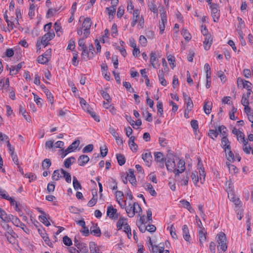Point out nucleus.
<instances>
[{
  "label": "nucleus",
  "mask_w": 253,
  "mask_h": 253,
  "mask_svg": "<svg viewBox=\"0 0 253 253\" xmlns=\"http://www.w3.org/2000/svg\"><path fill=\"white\" fill-rule=\"evenodd\" d=\"M241 103L245 106L244 110L248 111V110H250V107L249 106V102L248 98L246 97L245 94L242 96Z\"/></svg>",
  "instance_id": "nucleus-33"
},
{
  "label": "nucleus",
  "mask_w": 253,
  "mask_h": 253,
  "mask_svg": "<svg viewBox=\"0 0 253 253\" xmlns=\"http://www.w3.org/2000/svg\"><path fill=\"white\" fill-rule=\"evenodd\" d=\"M63 242L66 246H70L72 245V241L71 239L67 236H65L63 238Z\"/></svg>",
  "instance_id": "nucleus-61"
},
{
  "label": "nucleus",
  "mask_w": 253,
  "mask_h": 253,
  "mask_svg": "<svg viewBox=\"0 0 253 253\" xmlns=\"http://www.w3.org/2000/svg\"><path fill=\"white\" fill-rule=\"evenodd\" d=\"M189 180V173L187 171L186 173L182 175L181 184L184 185H187Z\"/></svg>",
  "instance_id": "nucleus-52"
},
{
  "label": "nucleus",
  "mask_w": 253,
  "mask_h": 253,
  "mask_svg": "<svg viewBox=\"0 0 253 253\" xmlns=\"http://www.w3.org/2000/svg\"><path fill=\"white\" fill-rule=\"evenodd\" d=\"M155 160L158 162L162 164V167H164V156L162 153L157 152L154 153Z\"/></svg>",
  "instance_id": "nucleus-23"
},
{
  "label": "nucleus",
  "mask_w": 253,
  "mask_h": 253,
  "mask_svg": "<svg viewBox=\"0 0 253 253\" xmlns=\"http://www.w3.org/2000/svg\"><path fill=\"white\" fill-rule=\"evenodd\" d=\"M10 220L9 222L11 221L13 224L16 226L18 227L19 225L22 222L20 219L16 216H15L12 214H9Z\"/></svg>",
  "instance_id": "nucleus-32"
},
{
  "label": "nucleus",
  "mask_w": 253,
  "mask_h": 253,
  "mask_svg": "<svg viewBox=\"0 0 253 253\" xmlns=\"http://www.w3.org/2000/svg\"><path fill=\"white\" fill-rule=\"evenodd\" d=\"M188 100L185 101L186 104L187 110H188V113L190 111L193 107V102L191 99H187Z\"/></svg>",
  "instance_id": "nucleus-58"
},
{
  "label": "nucleus",
  "mask_w": 253,
  "mask_h": 253,
  "mask_svg": "<svg viewBox=\"0 0 253 253\" xmlns=\"http://www.w3.org/2000/svg\"><path fill=\"white\" fill-rule=\"evenodd\" d=\"M2 227L5 230L4 234H7L10 233H13V230L10 226H9L8 224L6 223L4 224L3 225H2Z\"/></svg>",
  "instance_id": "nucleus-57"
},
{
  "label": "nucleus",
  "mask_w": 253,
  "mask_h": 253,
  "mask_svg": "<svg viewBox=\"0 0 253 253\" xmlns=\"http://www.w3.org/2000/svg\"><path fill=\"white\" fill-rule=\"evenodd\" d=\"M161 21L160 22L159 28L160 33L162 34L165 30V24L167 22V15L166 12H163L161 14Z\"/></svg>",
  "instance_id": "nucleus-11"
},
{
  "label": "nucleus",
  "mask_w": 253,
  "mask_h": 253,
  "mask_svg": "<svg viewBox=\"0 0 253 253\" xmlns=\"http://www.w3.org/2000/svg\"><path fill=\"white\" fill-rule=\"evenodd\" d=\"M90 233L96 237H99L101 235V230L98 227H97V225H96V227H91L90 229Z\"/></svg>",
  "instance_id": "nucleus-30"
},
{
  "label": "nucleus",
  "mask_w": 253,
  "mask_h": 253,
  "mask_svg": "<svg viewBox=\"0 0 253 253\" xmlns=\"http://www.w3.org/2000/svg\"><path fill=\"white\" fill-rule=\"evenodd\" d=\"M45 94L46 96L48 101L51 104H53L54 102V98L51 92L48 89H45Z\"/></svg>",
  "instance_id": "nucleus-47"
},
{
  "label": "nucleus",
  "mask_w": 253,
  "mask_h": 253,
  "mask_svg": "<svg viewBox=\"0 0 253 253\" xmlns=\"http://www.w3.org/2000/svg\"><path fill=\"white\" fill-rule=\"evenodd\" d=\"M225 153L226 157L229 161L233 162L235 161L234 155L231 151V149L227 150V151H226Z\"/></svg>",
  "instance_id": "nucleus-40"
},
{
  "label": "nucleus",
  "mask_w": 253,
  "mask_h": 253,
  "mask_svg": "<svg viewBox=\"0 0 253 253\" xmlns=\"http://www.w3.org/2000/svg\"><path fill=\"white\" fill-rule=\"evenodd\" d=\"M109 16H114L116 13V8L114 6H110L106 8Z\"/></svg>",
  "instance_id": "nucleus-63"
},
{
  "label": "nucleus",
  "mask_w": 253,
  "mask_h": 253,
  "mask_svg": "<svg viewBox=\"0 0 253 253\" xmlns=\"http://www.w3.org/2000/svg\"><path fill=\"white\" fill-rule=\"evenodd\" d=\"M4 236L6 237L8 242L12 244H15L17 242V238H18L17 235L13 232V233H8L7 234H4Z\"/></svg>",
  "instance_id": "nucleus-9"
},
{
  "label": "nucleus",
  "mask_w": 253,
  "mask_h": 253,
  "mask_svg": "<svg viewBox=\"0 0 253 253\" xmlns=\"http://www.w3.org/2000/svg\"><path fill=\"white\" fill-rule=\"evenodd\" d=\"M148 7L152 12H154V13H158V8L156 5L154 3V1L149 2L148 3Z\"/></svg>",
  "instance_id": "nucleus-50"
},
{
  "label": "nucleus",
  "mask_w": 253,
  "mask_h": 253,
  "mask_svg": "<svg viewBox=\"0 0 253 253\" xmlns=\"http://www.w3.org/2000/svg\"><path fill=\"white\" fill-rule=\"evenodd\" d=\"M140 73L142 76L145 79L146 85L149 86L150 85L149 79L148 76L146 75V70L145 69L141 70Z\"/></svg>",
  "instance_id": "nucleus-53"
},
{
  "label": "nucleus",
  "mask_w": 253,
  "mask_h": 253,
  "mask_svg": "<svg viewBox=\"0 0 253 253\" xmlns=\"http://www.w3.org/2000/svg\"><path fill=\"white\" fill-rule=\"evenodd\" d=\"M55 37V34L53 32H47L44 36L41 37V41L42 44L44 45V47L47 46L48 44V42L51 40Z\"/></svg>",
  "instance_id": "nucleus-2"
},
{
  "label": "nucleus",
  "mask_w": 253,
  "mask_h": 253,
  "mask_svg": "<svg viewBox=\"0 0 253 253\" xmlns=\"http://www.w3.org/2000/svg\"><path fill=\"white\" fill-rule=\"evenodd\" d=\"M107 215L110 218L113 220H117L118 218L117 210V209H114L112 205L108 207Z\"/></svg>",
  "instance_id": "nucleus-3"
},
{
  "label": "nucleus",
  "mask_w": 253,
  "mask_h": 253,
  "mask_svg": "<svg viewBox=\"0 0 253 253\" xmlns=\"http://www.w3.org/2000/svg\"><path fill=\"white\" fill-rule=\"evenodd\" d=\"M77 248L81 253H88L87 247L86 245L84 243H81L80 246H77Z\"/></svg>",
  "instance_id": "nucleus-35"
},
{
  "label": "nucleus",
  "mask_w": 253,
  "mask_h": 253,
  "mask_svg": "<svg viewBox=\"0 0 253 253\" xmlns=\"http://www.w3.org/2000/svg\"><path fill=\"white\" fill-rule=\"evenodd\" d=\"M19 112L23 115V116L24 117L25 119L27 121H28V122H30L31 121V117L29 115L26 114V110L21 106H20V107Z\"/></svg>",
  "instance_id": "nucleus-44"
},
{
  "label": "nucleus",
  "mask_w": 253,
  "mask_h": 253,
  "mask_svg": "<svg viewBox=\"0 0 253 253\" xmlns=\"http://www.w3.org/2000/svg\"><path fill=\"white\" fill-rule=\"evenodd\" d=\"M73 187L75 190L81 189L82 186L80 183L79 182L78 179L75 176H73Z\"/></svg>",
  "instance_id": "nucleus-48"
},
{
  "label": "nucleus",
  "mask_w": 253,
  "mask_h": 253,
  "mask_svg": "<svg viewBox=\"0 0 253 253\" xmlns=\"http://www.w3.org/2000/svg\"><path fill=\"white\" fill-rule=\"evenodd\" d=\"M198 232L200 244L201 246H203V243L206 239L207 232L205 230L204 227H200V229L199 230Z\"/></svg>",
  "instance_id": "nucleus-8"
},
{
  "label": "nucleus",
  "mask_w": 253,
  "mask_h": 253,
  "mask_svg": "<svg viewBox=\"0 0 253 253\" xmlns=\"http://www.w3.org/2000/svg\"><path fill=\"white\" fill-rule=\"evenodd\" d=\"M218 135V132L216 129H210L208 133V135L213 140H214L215 138L217 137Z\"/></svg>",
  "instance_id": "nucleus-49"
},
{
  "label": "nucleus",
  "mask_w": 253,
  "mask_h": 253,
  "mask_svg": "<svg viewBox=\"0 0 253 253\" xmlns=\"http://www.w3.org/2000/svg\"><path fill=\"white\" fill-rule=\"evenodd\" d=\"M91 26V19L89 18H86L84 19V21L83 23L82 28L84 29H90Z\"/></svg>",
  "instance_id": "nucleus-29"
},
{
  "label": "nucleus",
  "mask_w": 253,
  "mask_h": 253,
  "mask_svg": "<svg viewBox=\"0 0 253 253\" xmlns=\"http://www.w3.org/2000/svg\"><path fill=\"white\" fill-rule=\"evenodd\" d=\"M180 203L183 205L184 207L186 208L188 210H192L193 211V209L191 206L190 203L187 201L182 200L180 201Z\"/></svg>",
  "instance_id": "nucleus-60"
},
{
  "label": "nucleus",
  "mask_w": 253,
  "mask_h": 253,
  "mask_svg": "<svg viewBox=\"0 0 253 253\" xmlns=\"http://www.w3.org/2000/svg\"><path fill=\"white\" fill-rule=\"evenodd\" d=\"M216 237L218 243V251L219 252L221 250L223 252H225L227 249V239L225 234L223 232H221L217 235Z\"/></svg>",
  "instance_id": "nucleus-1"
},
{
  "label": "nucleus",
  "mask_w": 253,
  "mask_h": 253,
  "mask_svg": "<svg viewBox=\"0 0 253 253\" xmlns=\"http://www.w3.org/2000/svg\"><path fill=\"white\" fill-rule=\"evenodd\" d=\"M191 178L193 180V182L195 185H197V183L199 181V176L198 175V172L196 171H194L192 172L191 175Z\"/></svg>",
  "instance_id": "nucleus-51"
},
{
  "label": "nucleus",
  "mask_w": 253,
  "mask_h": 253,
  "mask_svg": "<svg viewBox=\"0 0 253 253\" xmlns=\"http://www.w3.org/2000/svg\"><path fill=\"white\" fill-rule=\"evenodd\" d=\"M133 209V204H129L128 206L126 208V211L129 217H132L135 215L134 210Z\"/></svg>",
  "instance_id": "nucleus-27"
},
{
  "label": "nucleus",
  "mask_w": 253,
  "mask_h": 253,
  "mask_svg": "<svg viewBox=\"0 0 253 253\" xmlns=\"http://www.w3.org/2000/svg\"><path fill=\"white\" fill-rule=\"evenodd\" d=\"M89 246L90 253H102L94 242H90Z\"/></svg>",
  "instance_id": "nucleus-24"
},
{
  "label": "nucleus",
  "mask_w": 253,
  "mask_h": 253,
  "mask_svg": "<svg viewBox=\"0 0 253 253\" xmlns=\"http://www.w3.org/2000/svg\"><path fill=\"white\" fill-rule=\"evenodd\" d=\"M135 140V137L133 136H131L129 137V141H128V145L130 148V149L133 152H136L137 150L138 146L134 142Z\"/></svg>",
  "instance_id": "nucleus-16"
},
{
  "label": "nucleus",
  "mask_w": 253,
  "mask_h": 253,
  "mask_svg": "<svg viewBox=\"0 0 253 253\" xmlns=\"http://www.w3.org/2000/svg\"><path fill=\"white\" fill-rule=\"evenodd\" d=\"M51 165V162L49 159H45L42 162V169H48Z\"/></svg>",
  "instance_id": "nucleus-46"
},
{
  "label": "nucleus",
  "mask_w": 253,
  "mask_h": 253,
  "mask_svg": "<svg viewBox=\"0 0 253 253\" xmlns=\"http://www.w3.org/2000/svg\"><path fill=\"white\" fill-rule=\"evenodd\" d=\"M185 161L183 160H179L178 161V163L177 164V167L179 169H176L175 170V178H178L180 177V173H182L185 169Z\"/></svg>",
  "instance_id": "nucleus-4"
},
{
  "label": "nucleus",
  "mask_w": 253,
  "mask_h": 253,
  "mask_svg": "<svg viewBox=\"0 0 253 253\" xmlns=\"http://www.w3.org/2000/svg\"><path fill=\"white\" fill-rule=\"evenodd\" d=\"M89 161V157L85 155H82L79 157L78 160V163L80 166H84Z\"/></svg>",
  "instance_id": "nucleus-14"
},
{
  "label": "nucleus",
  "mask_w": 253,
  "mask_h": 253,
  "mask_svg": "<svg viewBox=\"0 0 253 253\" xmlns=\"http://www.w3.org/2000/svg\"><path fill=\"white\" fill-rule=\"evenodd\" d=\"M40 221L46 226H49L50 225V222L46 216V214L39 216Z\"/></svg>",
  "instance_id": "nucleus-45"
},
{
  "label": "nucleus",
  "mask_w": 253,
  "mask_h": 253,
  "mask_svg": "<svg viewBox=\"0 0 253 253\" xmlns=\"http://www.w3.org/2000/svg\"><path fill=\"white\" fill-rule=\"evenodd\" d=\"M211 106L212 103H209V101H206L205 102L203 109L205 113L209 115L211 113Z\"/></svg>",
  "instance_id": "nucleus-31"
},
{
  "label": "nucleus",
  "mask_w": 253,
  "mask_h": 253,
  "mask_svg": "<svg viewBox=\"0 0 253 253\" xmlns=\"http://www.w3.org/2000/svg\"><path fill=\"white\" fill-rule=\"evenodd\" d=\"M226 186V191L228 192V194L233 193V184L231 180L227 181L226 182L225 184Z\"/></svg>",
  "instance_id": "nucleus-34"
},
{
  "label": "nucleus",
  "mask_w": 253,
  "mask_h": 253,
  "mask_svg": "<svg viewBox=\"0 0 253 253\" xmlns=\"http://www.w3.org/2000/svg\"><path fill=\"white\" fill-rule=\"evenodd\" d=\"M236 136L238 141L241 140L243 143L245 142L246 143H248V139H245V135L243 132L240 131Z\"/></svg>",
  "instance_id": "nucleus-55"
},
{
  "label": "nucleus",
  "mask_w": 253,
  "mask_h": 253,
  "mask_svg": "<svg viewBox=\"0 0 253 253\" xmlns=\"http://www.w3.org/2000/svg\"><path fill=\"white\" fill-rule=\"evenodd\" d=\"M198 167L200 174V179L201 180V182L203 183V181L205 180L206 173L204 170V168L203 167V165L202 163H200V161H199Z\"/></svg>",
  "instance_id": "nucleus-12"
},
{
  "label": "nucleus",
  "mask_w": 253,
  "mask_h": 253,
  "mask_svg": "<svg viewBox=\"0 0 253 253\" xmlns=\"http://www.w3.org/2000/svg\"><path fill=\"white\" fill-rule=\"evenodd\" d=\"M181 34L186 41H189L191 40V36L186 29H183L181 30Z\"/></svg>",
  "instance_id": "nucleus-41"
},
{
  "label": "nucleus",
  "mask_w": 253,
  "mask_h": 253,
  "mask_svg": "<svg viewBox=\"0 0 253 253\" xmlns=\"http://www.w3.org/2000/svg\"><path fill=\"white\" fill-rule=\"evenodd\" d=\"M142 158L145 162L146 165L149 167L152 161V156L149 151H147L145 153L142 155Z\"/></svg>",
  "instance_id": "nucleus-7"
},
{
  "label": "nucleus",
  "mask_w": 253,
  "mask_h": 253,
  "mask_svg": "<svg viewBox=\"0 0 253 253\" xmlns=\"http://www.w3.org/2000/svg\"><path fill=\"white\" fill-rule=\"evenodd\" d=\"M100 94H101L103 98L105 99L106 101L108 102V103H110L111 102V98L109 94L107 92L104 90H101Z\"/></svg>",
  "instance_id": "nucleus-54"
},
{
  "label": "nucleus",
  "mask_w": 253,
  "mask_h": 253,
  "mask_svg": "<svg viewBox=\"0 0 253 253\" xmlns=\"http://www.w3.org/2000/svg\"><path fill=\"white\" fill-rule=\"evenodd\" d=\"M127 219L124 217H120L117 222V227L118 230H120L122 228L123 226H125V224L127 223Z\"/></svg>",
  "instance_id": "nucleus-28"
},
{
  "label": "nucleus",
  "mask_w": 253,
  "mask_h": 253,
  "mask_svg": "<svg viewBox=\"0 0 253 253\" xmlns=\"http://www.w3.org/2000/svg\"><path fill=\"white\" fill-rule=\"evenodd\" d=\"M226 165L228 168L229 171L230 172L236 173L238 172V169L235 166L230 164L228 163H226Z\"/></svg>",
  "instance_id": "nucleus-56"
},
{
  "label": "nucleus",
  "mask_w": 253,
  "mask_h": 253,
  "mask_svg": "<svg viewBox=\"0 0 253 253\" xmlns=\"http://www.w3.org/2000/svg\"><path fill=\"white\" fill-rule=\"evenodd\" d=\"M150 62L154 68H156L155 62L158 60L155 52L152 51L150 53Z\"/></svg>",
  "instance_id": "nucleus-37"
},
{
  "label": "nucleus",
  "mask_w": 253,
  "mask_h": 253,
  "mask_svg": "<svg viewBox=\"0 0 253 253\" xmlns=\"http://www.w3.org/2000/svg\"><path fill=\"white\" fill-rule=\"evenodd\" d=\"M101 70L102 72V74L104 76V78L107 80H110V76L107 74L108 71V67L106 63H103L101 65Z\"/></svg>",
  "instance_id": "nucleus-22"
},
{
  "label": "nucleus",
  "mask_w": 253,
  "mask_h": 253,
  "mask_svg": "<svg viewBox=\"0 0 253 253\" xmlns=\"http://www.w3.org/2000/svg\"><path fill=\"white\" fill-rule=\"evenodd\" d=\"M48 55L47 53H44L40 55L37 59L38 62L42 64H44L48 62Z\"/></svg>",
  "instance_id": "nucleus-19"
},
{
  "label": "nucleus",
  "mask_w": 253,
  "mask_h": 253,
  "mask_svg": "<svg viewBox=\"0 0 253 253\" xmlns=\"http://www.w3.org/2000/svg\"><path fill=\"white\" fill-rule=\"evenodd\" d=\"M183 235L184 239L186 241H189L190 235L189 233V229L188 226L186 225H183L182 227Z\"/></svg>",
  "instance_id": "nucleus-25"
},
{
  "label": "nucleus",
  "mask_w": 253,
  "mask_h": 253,
  "mask_svg": "<svg viewBox=\"0 0 253 253\" xmlns=\"http://www.w3.org/2000/svg\"><path fill=\"white\" fill-rule=\"evenodd\" d=\"M61 170L60 169H56L55 170L52 174V179L53 180H58L59 178L62 177L61 175L60 174Z\"/></svg>",
  "instance_id": "nucleus-42"
},
{
  "label": "nucleus",
  "mask_w": 253,
  "mask_h": 253,
  "mask_svg": "<svg viewBox=\"0 0 253 253\" xmlns=\"http://www.w3.org/2000/svg\"><path fill=\"white\" fill-rule=\"evenodd\" d=\"M211 9V15L214 22H217L219 17V10L218 9V5L217 4H211L210 7Z\"/></svg>",
  "instance_id": "nucleus-5"
},
{
  "label": "nucleus",
  "mask_w": 253,
  "mask_h": 253,
  "mask_svg": "<svg viewBox=\"0 0 253 253\" xmlns=\"http://www.w3.org/2000/svg\"><path fill=\"white\" fill-rule=\"evenodd\" d=\"M221 146L224 150L225 152H226L227 150L231 149L230 142L226 136H224L222 138Z\"/></svg>",
  "instance_id": "nucleus-10"
},
{
  "label": "nucleus",
  "mask_w": 253,
  "mask_h": 253,
  "mask_svg": "<svg viewBox=\"0 0 253 253\" xmlns=\"http://www.w3.org/2000/svg\"><path fill=\"white\" fill-rule=\"evenodd\" d=\"M166 166L167 168V169L170 171L173 172L175 174V170L176 169L175 168L176 165L175 163V161L173 159H169L166 161Z\"/></svg>",
  "instance_id": "nucleus-6"
},
{
  "label": "nucleus",
  "mask_w": 253,
  "mask_h": 253,
  "mask_svg": "<svg viewBox=\"0 0 253 253\" xmlns=\"http://www.w3.org/2000/svg\"><path fill=\"white\" fill-rule=\"evenodd\" d=\"M9 214H7L6 212L1 208H0V218L2 221L7 223L9 222Z\"/></svg>",
  "instance_id": "nucleus-20"
},
{
  "label": "nucleus",
  "mask_w": 253,
  "mask_h": 253,
  "mask_svg": "<svg viewBox=\"0 0 253 253\" xmlns=\"http://www.w3.org/2000/svg\"><path fill=\"white\" fill-rule=\"evenodd\" d=\"M82 57L83 58L86 60L89 58V51H88L87 47L82 49Z\"/></svg>",
  "instance_id": "nucleus-59"
},
{
  "label": "nucleus",
  "mask_w": 253,
  "mask_h": 253,
  "mask_svg": "<svg viewBox=\"0 0 253 253\" xmlns=\"http://www.w3.org/2000/svg\"><path fill=\"white\" fill-rule=\"evenodd\" d=\"M61 173L64 175V177L67 182L71 183V176L70 174L66 172L64 169H61Z\"/></svg>",
  "instance_id": "nucleus-43"
},
{
  "label": "nucleus",
  "mask_w": 253,
  "mask_h": 253,
  "mask_svg": "<svg viewBox=\"0 0 253 253\" xmlns=\"http://www.w3.org/2000/svg\"><path fill=\"white\" fill-rule=\"evenodd\" d=\"M75 161V158L74 157H71L70 158H68L65 160L64 161V166L66 168H70V166L72 164L74 163Z\"/></svg>",
  "instance_id": "nucleus-38"
},
{
  "label": "nucleus",
  "mask_w": 253,
  "mask_h": 253,
  "mask_svg": "<svg viewBox=\"0 0 253 253\" xmlns=\"http://www.w3.org/2000/svg\"><path fill=\"white\" fill-rule=\"evenodd\" d=\"M116 158L120 166H123L125 164L126 159L123 155L118 154L116 155Z\"/></svg>",
  "instance_id": "nucleus-36"
},
{
  "label": "nucleus",
  "mask_w": 253,
  "mask_h": 253,
  "mask_svg": "<svg viewBox=\"0 0 253 253\" xmlns=\"http://www.w3.org/2000/svg\"><path fill=\"white\" fill-rule=\"evenodd\" d=\"M143 187L146 190L149 191L150 194L153 196H156L157 195V193L155 190L154 189L153 186L151 184L149 183H145L143 185Z\"/></svg>",
  "instance_id": "nucleus-18"
},
{
  "label": "nucleus",
  "mask_w": 253,
  "mask_h": 253,
  "mask_svg": "<svg viewBox=\"0 0 253 253\" xmlns=\"http://www.w3.org/2000/svg\"><path fill=\"white\" fill-rule=\"evenodd\" d=\"M22 63H19L16 66H12L10 68V74L11 75H16L17 72L20 70V69L22 68Z\"/></svg>",
  "instance_id": "nucleus-21"
},
{
  "label": "nucleus",
  "mask_w": 253,
  "mask_h": 253,
  "mask_svg": "<svg viewBox=\"0 0 253 253\" xmlns=\"http://www.w3.org/2000/svg\"><path fill=\"white\" fill-rule=\"evenodd\" d=\"M245 112L247 114L249 120L253 123V111L251 110V108L248 111L245 110Z\"/></svg>",
  "instance_id": "nucleus-64"
},
{
  "label": "nucleus",
  "mask_w": 253,
  "mask_h": 253,
  "mask_svg": "<svg viewBox=\"0 0 253 253\" xmlns=\"http://www.w3.org/2000/svg\"><path fill=\"white\" fill-rule=\"evenodd\" d=\"M212 42V38L211 35H207L204 41V48L208 50L210 49Z\"/></svg>",
  "instance_id": "nucleus-13"
},
{
  "label": "nucleus",
  "mask_w": 253,
  "mask_h": 253,
  "mask_svg": "<svg viewBox=\"0 0 253 253\" xmlns=\"http://www.w3.org/2000/svg\"><path fill=\"white\" fill-rule=\"evenodd\" d=\"M86 111L91 115V116L97 122H100L99 117L96 115L95 113L90 108H87Z\"/></svg>",
  "instance_id": "nucleus-39"
},
{
  "label": "nucleus",
  "mask_w": 253,
  "mask_h": 253,
  "mask_svg": "<svg viewBox=\"0 0 253 253\" xmlns=\"http://www.w3.org/2000/svg\"><path fill=\"white\" fill-rule=\"evenodd\" d=\"M228 197L230 198V201L234 203L235 205L237 206L241 204V201L239 198L236 197L235 195L233 193H230L228 194Z\"/></svg>",
  "instance_id": "nucleus-26"
},
{
  "label": "nucleus",
  "mask_w": 253,
  "mask_h": 253,
  "mask_svg": "<svg viewBox=\"0 0 253 253\" xmlns=\"http://www.w3.org/2000/svg\"><path fill=\"white\" fill-rule=\"evenodd\" d=\"M237 82L238 86H239L240 82H242V84L243 85L244 88H247V90L249 89H252V84L248 81L244 80L240 78H238Z\"/></svg>",
  "instance_id": "nucleus-17"
},
{
  "label": "nucleus",
  "mask_w": 253,
  "mask_h": 253,
  "mask_svg": "<svg viewBox=\"0 0 253 253\" xmlns=\"http://www.w3.org/2000/svg\"><path fill=\"white\" fill-rule=\"evenodd\" d=\"M164 249H165L164 245L161 243L158 245L152 246V248L150 251L153 253H161V251H163Z\"/></svg>",
  "instance_id": "nucleus-15"
},
{
  "label": "nucleus",
  "mask_w": 253,
  "mask_h": 253,
  "mask_svg": "<svg viewBox=\"0 0 253 253\" xmlns=\"http://www.w3.org/2000/svg\"><path fill=\"white\" fill-rule=\"evenodd\" d=\"M93 145L92 144H88L85 146L83 149L84 153L90 152L93 150Z\"/></svg>",
  "instance_id": "nucleus-62"
}]
</instances>
